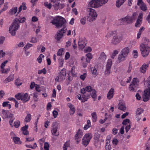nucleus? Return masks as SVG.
<instances>
[{
    "mask_svg": "<svg viewBox=\"0 0 150 150\" xmlns=\"http://www.w3.org/2000/svg\"><path fill=\"white\" fill-rule=\"evenodd\" d=\"M25 20L24 17L19 19L16 18L14 20L9 28V32L12 36L16 35V31L19 27L20 23L24 22Z\"/></svg>",
    "mask_w": 150,
    "mask_h": 150,
    "instance_id": "f257e3e1",
    "label": "nucleus"
},
{
    "mask_svg": "<svg viewBox=\"0 0 150 150\" xmlns=\"http://www.w3.org/2000/svg\"><path fill=\"white\" fill-rule=\"evenodd\" d=\"M66 21L62 17L58 16H57L52 20L51 23L56 26V27L59 28L63 27V28H66Z\"/></svg>",
    "mask_w": 150,
    "mask_h": 150,
    "instance_id": "f03ea898",
    "label": "nucleus"
},
{
    "mask_svg": "<svg viewBox=\"0 0 150 150\" xmlns=\"http://www.w3.org/2000/svg\"><path fill=\"white\" fill-rule=\"evenodd\" d=\"M107 36L108 37H113L111 41L112 43L116 45L119 43L122 40V35L120 33H116V32H111L108 34Z\"/></svg>",
    "mask_w": 150,
    "mask_h": 150,
    "instance_id": "7ed1b4c3",
    "label": "nucleus"
},
{
    "mask_svg": "<svg viewBox=\"0 0 150 150\" xmlns=\"http://www.w3.org/2000/svg\"><path fill=\"white\" fill-rule=\"evenodd\" d=\"M108 0H92L89 3L88 6L98 8L107 3Z\"/></svg>",
    "mask_w": 150,
    "mask_h": 150,
    "instance_id": "20e7f679",
    "label": "nucleus"
},
{
    "mask_svg": "<svg viewBox=\"0 0 150 150\" xmlns=\"http://www.w3.org/2000/svg\"><path fill=\"white\" fill-rule=\"evenodd\" d=\"M146 82L147 86L143 96V101L144 102L147 101L150 99V76L148 78Z\"/></svg>",
    "mask_w": 150,
    "mask_h": 150,
    "instance_id": "39448f33",
    "label": "nucleus"
},
{
    "mask_svg": "<svg viewBox=\"0 0 150 150\" xmlns=\"http://www.w3.org/2000/svg\"><path fill=\"white\" fill-rule=\"evenodd\" d=\"M140 49L142 56L146 57L149 54L150 51V47L148 44L142 43L141 44Z\"/></svg>",
    "mask_w": 150,
    "mask_h": 150,
    "instance_id": "423d86ee",
    "label": "nucleus"
},
{
    "mask_svg": "<svg viewBox=\"0 0 150 150\" xmlns=\"http://www.w3.org/2000/svg\"><path fill=\"white\" fill-rule=\"evenodd\" d=\"M86 92L91 95L92 97L94 99L96 98V91L94 89H93L90 86H86L85 88H83L81 90V93L82 94H86Z\"/></svg>",
    "mask_w": 150,
    "mask_h": 150,
    "instance_id": "0eeeda50",
    "label": "nucleus"
},
{
    "mask_svg": "<svg viewBox=\"0 0 150 150\" xmlns=\"http://www.w3.org/2000/svg\"><path fill=\"white\" fill-rule=\"evenodd\" d=\"M87 10L89 12L88 20L91 22L95 21L97 16V14L94 10L91 8H87Z\"/></svg>",
    "mask_w": 150,
    "mask_h": 150,
    "instance_id": "6e6552de",
    "label": "nucleus"
},
{
    "mask_svg": "<svg viewBox=\"0 0 150 150\" xmlns=\"http://www.w3.org/2000/svg\"><path fill=\"white\" fill-rule=\"evenodd\" d=\"M129 53V49L128 47H126L123 49L118 57L120 62L125 60Z\"/></svg>",
    "mask_w": 150,
    "mask_h": 150,
    "instance_id": "1a4fd4ad",
    "label": "nucleus"
},
{
    "mask_svg": "<svg viewBox=\"0 0 150 150\" xmlns=\"http://www.w3.org/2000/svg\"><path fill=\"white\" fill-rule=\"evenodd\" d=\"M67 30V28H63L57 32L54 36V38L57 42L60 41L62 39Z\"/></svg>",
    "mask_w": 150,
    "mask_h": 150,
    "instance_id": "9d476101",
    "label": "nucleus"
},
{
    "mask_svg": "<svg viewBox=\"0 0 150 150\" xmlns=\"http://www.w3.org/2000/svg\"><path fill=\"white\" fill-rule=\"evenodd\" d=\"M92 137V135L90 133L85 134L82 139L83 144L86 146L89 144L91 139Z\"/></svg>",
    "mask_w": 150,
    "mask_h": 150,
    "instance_id": "9b49d317",
    "label": "nucleus"
},
{
    "mask_svg": "<svg viewBox=\"0 0 150 150\" xmlns=\"http://www.w3.org/2000/svg\"><path fill=\"white\" fill-rule=\"evenodd\" d=\"M58 127L59 125L57 122H54L52 124L51 132L53 135L55 136H59V132L57 130Z\"/></svg>",
    "mask_w": 150,
    "mask_h": 150,
    "instance_id": "f8f14e48",
    "label": "nucleus"
},
{
    "mask_svg": "<svg viewBox=\"0 0 150 150\" xmlns=\"http://www.w3.org/2000/svg\"><path fill=\"white\" fill-rule=\"evenodd\" d=\"M137 5L139 6L140 8L144 11H145L147 10V6L142 1V0H138Z\"/></svg>",
    "mask_w": 150,
    "mask_h": 150,
    "instance_id": "ddd939ff",
    "label": "nucleus"
},
{
    "mask_svg": "<svg viewBox=\"0 0 150 150\" xmlns=\"http://www.w3.org/2000/svg\"><path fill=\"white\" fill-rule=\"evenodd\" d=\"M144 110L141 108H137L136 111V118L137 121H139L141 119V115L143 113Z\"/></svg>",
    "mask_w": 150,
    "mask_h": 150,
    "instance_id": "4468645a",
    "label": "nucleus"
},
{
    "mask_svg": "<svg viewBox=\"0 0 150 150\" xmlns=\"http://www.w3.org/2000/svg\"><path fill=\"white\" fill-rule=\"evenodd\" d=\"M83 135V132L79 129L78 131L76 132L75 136V139L77 143L80 141V138Z\"/></svg>",
    "mask_w": 150,
    "mask_h": 150,
    "instance_id": "2eb2a0df",
    "label": "nucleus"
},
{
    "mask_svg": "<svg viewBox=\"0 0 150 150\" xmlns=\"http://www.w3.org/2000/svg\"><path fill=\"white\" fill-rule=\"evenodd\" d=\"M122 19L124 21L126 22L128 24L132 23L134 21L133 18L131 16L128 15L126 17L123 18Z\"/></svg>",
    "mask_w": 150,
    "mask_h": 150,
    "instance_id": "dca6fc26",
    "label": "nucleus"
},
{
    "mask_svg": "<svg viewBox=\"0 0 150 150\" xmlns=\"http://www.w3.org/2000/svg\"><path fill=\"white\" fill-rule=\"evenodd\" d=\"M51 1V4L54 7V9L57 10L59 9L58 5L59 2L57 0H50Z\"/></svg>",
    "mask_w": 150,
    "mask_h": 150,
    "instance_id": "f3484780",
    "label": "nucleus"
},
{
    "mask_svg": "<svg viewBox=\"0 0 150 150\" xmlns=\"http://www.w3.org/2000/svg\"><path fill=\"white\" fill-rule=\"evenodd\" d=\"M22 96H21V100L26 102L28 101L30 99V97L28 96L27 93H26L25 94L22 93Z\"/></svg>",
    "mask_w": 150,
    "mask_h": 150,
    "instance_id": "a211bd4d",
    "label": "nucleus"
},
{
    "mask_svg": "<svg viewBox=\"0 0 150 150\" xmlns=\"http://www.w3.org/2000/svg\"><path fill=\"white\" fill-rule=\"evenodd\" d=\"M90 94L86 93V94H83V95H82V100L81 102L83 103L87 101L89 98L90 97Z\"/></svg>",
    "mask_w": 150,
    "mask_h": 150,
    "instance_id": "6ab92c4d",
    "label": "nucleus"
},
{
    "mask_svg": "<svg viewBox=\"0 0 150 150\" xmlns=\"http://www.w3.org/2000/svg\"><path fill=\"white\" fill-rule=\"evenodd\" d=\"M138 87V84L134 85L133 84H130L129 86V90L132 91H136L137 88Z\"/></svg>",
    "mask_w": 150,
    "mask_h": 150,
    "instance_id": "aec40b11",
    "label": "nucleus"
},
{
    "mask_svg": "<svg viewBox=\"0 0 150 150\" xmlns=\"http://www.w3.org/2000/svg\"><path fill=\"white\" fill-rule=\"evenodd\" d=\"M114 92V89L113 88H111L110 90L107 94V97L108 99H110L113 97Z\"/></svg>",
    "mask_w": 150,
    "mask_h": 150,
    "instance_id": "412c9836",
    "label": "nucleus"
},
{
    "mask_svg": "<svg viewBox=\"0 0 150 150\" xmlns=\"http://www.w3.org/2000/svg\"><path fill=\"white\" fill-rule=\"evenodd\" d=\"M86 45V43L83 40H79L78 42V45L79 49H83Z\"/></svg>",
    "mask_w": 150,
    "mask_h": 150,
    "instance_id": "4be33fe9",
    "label": "nucleus"
},
{
    "mask_svg": "<svg viewBox=\"0 0 150 150\" xmlns=\"http://www.w3.org/2000/svg\"><path fill=\"white\" fill-rule=\"evenodd\" d=\"M68 106L70 108V114L71 115H73L75 112V109L74 106L71 103H69Z\"/></svg>",
    "mask_w": 150,
    "mask_h": 150,
    "instance_id": "5701e85b",
    "label": "nucleus"
},
{
    "mask_svg": "<svg viewBox=\"0 0 150 150\" xmlns=\"http://www.w3.org/2000/svg\"><path fill=\"white\" fill-rule=\"evenodd\" d=\"M107 58V56L103 52H102L100 54L99 59L101 61H104Z\"/></svg>",
    "mask_w": 150,
    "mask_h": 150,
    "instance_id": "b1692460",
    "label": "nucleus"
},
{
    "mask_svg": "<svg viewBox=\"0 0 150 150\" xmlns=\"http://www.w3.org/2000/svg\"><path fill=\"white\" fill-rule=\"evenodd\" d=\"M14 78V76L13 74H11L4 81V82L6 83L11 81H12Z\"/></svg>",
    "mask_w": 150,
    "mask_h": 150,
    "instance_id": "393cba45",
    "label": "nucleus"
},
{
    "mask_svg": "<svg viewBox=\"0 0 150 150\" xmlns=\"http://www.w3.org/2000/svg\"><path fill=\"white\" fill-rule=\"evenodd\" d=\"M148 64H144L142 66L140 67V71L142 73H144L146 70V69L148 67Z\"/></svg>",
    "mask_w": 150,
    "mask_h": 150,
    "instance_id": "a878e982",
    "label": "nucleus"
},
{
    "mask_svg": "<svg viewBox=\"0 0 150 150\" xmlns=\"http://www.w3.org/2000/svg\"><path fill=\"white\" fill-rule=\"evenodd\" d=\"M93 56L90 53H89L86 54V61L87 63H89L91 59H92Z\"/></svg>",
    "mask_w": 150,
    "mask_h": 150,
    "instance_id": "bb28decb",
    "label": "nucleus"
},
{
    "mask_svg": "<svg viewBox=\"0 0 150 150\" xmlns=\"http://www.w3.org/2000/svg\"><path fill=\"white\" fill-rule=\"evenodd\" d=\"M126 0H117L116 6L118 7H120L124 3Z\"/></svg>",
    "mask_w": 150,
    "mask_h": 150,
    "instance_id": "cd10ccee",
    "label": "nucleus"
},
{
    "mask_svg": "<svg viewBox=\"0 0 150 150\" xmlns=\"http://www.w3.org/2000/svg\"><path fill=\"white\" fill-rule=\"evenodd\" d=\"M118 108L120 110L125 111L126 109V107L125 105L122 103H119L118 105Z\"/></svg>",
    "mask_w": 150,
    "mask_h": 150,
    "instance_id": "c85d7f7f",
    "label": "nucleus"
},
{
    "mask_svg": "<svg viewBox=\"0 0 150 150\" xmlns=\"http://www.w3.org/2000/svg\"><path fill=\"white\" fill-rule=\"evenodd\" d=\"M13 140L16 144H21V142L19 138L17 137H13Z\"/></svg>",
    "mask_w": 150,
    "mask_h": 150,
    "instance_id": "c756f323",
    "label": "nucleus"
},
{
    "mask_svg": "<svg viewBox=\"0 0 150 150\" xmlns=\"http://www.w3.org/2000/svg\"><path fill=\"white\" fill-rule=\"evenodd\" d=\"M2 114L3 116L5 118H7V116H8V115L9 112V111L2 110Z\"/></svg>",
    "mask_w": 150,
    "mask_h": 150,
    "instance_id": "7c9ffc66",
    "label": "nucleus"
},
{
    "mask_svg": "<svg viewBox=\"0 0 150 150\" xmlns=\"http://www.w3.org/2000/svg\"><path fill=\"white\" fill-rule=\"evenodd\" d=\"M31 115L29 113L27 114V115L25 118V121L26 122H30L31 120Z\"/></svg>",
    "mask_w": 150,
    "mask_h": 150,
    "instance_id": "2f4dec72",
    "label": "nucleus"
},
{
    "mask_svg": "<svg viewBox=\"0 0 150 150\" xmlns=\"http://www.w3.org/2000/svg\"><path fill=\"white\" fill-rule=\"evenodd\" d=\"M112 65V61L111 59H109L108 60L106 65V68L107 69H111V66Z\"/></svg>",
    "mask_w": 150,
    "mask_h": 150,
    "instance_id": "473e14b6",
    "label": "nucleus"
},
{
    "mask_svg": "<svg viewBox=\"0 0 150 150\" xmlns=\"http://www.w3.org/2000/svg\"><path fill=\"white\" fill-rule=\"evenodd\" d=\"M92 74L94 76V77H96L97 74V70L95 67H92L91 69Z\"/></svg>",
    "mask_w": 150,
    "mask_h": 150,
    "instance_id": "72a5a7b5",
    "label": "nucleus"
},
{
    "mask_svg": "<svg viewBox=\"0 0 150 150\" xmlns=\"http://www.w3.org/2000/svg\"><path fill=\"white\" fill-rule=\"evenodd\" d=\"M91 125V121L89 120H88L87 121V124L86 125L83 127L84 129L85 130L87 129Z\"/></svg>",
    "mask_w": 150,
    "mask_h": 150,
    "instance_id": "f704fd0d",
    "label": "nucleus"
},
{
    "mask_svg": "<svg viewBox=\"0 0 150 150\" xmlns=\"http://www.w3.org/2000/svg\"><path fill=\"white\" fill-rule=\"evenodd\" d=\"M91 115L92 116V117L93 118V121L95 122L96 121V120L97 118L96 112H94L93 113H92Z\"/></svg>",
    "mask_w": 150,
    "mask_h": 150,
    "instance_id": "c9c22d12",
    "label": "nucleus"
},
{
    "mask_svg": "<svg viewBox=\"0 0 150 150\" xmlns=\"http://www.w3.org/2000/svg\"><path fill=\"white\" fill-rule=\"evenodd\" d=\"M142 20L137 19L135 24V26L136 27H139L141 25L142 23Z\"/></svg>",
    "mask_w": 150,
    "mask_h": 150,
    "instance_id": "e433bc0d",
    "label": "nucleus"
},
{
    "mask_svg": "<svg viewBox=\"0 0 150 150\" xmlns=\"http://www.w3.org/2000/svg\"><path fill=\"white\" fill-rule=\"evenodd\" d=\"M118 52L117 50H115L113 51V52L111 56V58L112 59H114L115 57L116 56V55L118 54Z\"/></svg>",
    "mask_w": 150,
    "mask_h": 150,
    "instance_id": "4c0bfd02",
    "label": "nucleus"
},
{
    "mask_svg": "<svg viewBox=\"0 0 150 150\" xmlns=\"http://www.w3.org/2000/svg\"><path fill=\"white\" fill-rule=\"evenodd\" d=\"M44 55L42 54H40L39 56L38 57V58L37 59V61H38V62L40 63L42 60V59L44 57Z\"/></svg>",
    "mask_w": 150,
    "mask_h": 150,
    "instance_id": "58836bf2",
    "label": "nucleus"
},
{
    "mask_svg": "<svg viewBox=\"0 0 150 150\" xmlns=\"http://www.w3.org/2000/svg\"><path fill=\"white\" fill-rule=\"evenodd\" d=\"M20 122L19 121L16 120L15 121L14 123V126L16 128H18L20 125Z\"/></svg>",
    "mask_w": 150,
    "mask_h": 150,
    "instance_id": "ea45409f",
    "label": "nucleus"
},
{
    "mask_svg": "<svg viewBox=\"0 0 150 150\" xmlns=\"http://www.w3.org/2000/svg\"><path fill=\"white\" fill-rule=\"evenodd\" d=\"M17 11V8L15 7L13 8H12L10 10V12L11 14H15Z\"/></svg>",
    "mask_w": 150,
    "mask_h": 150,
    "instance_id": "a19ab883",
    "label": "nucleus"
},
{
    "mask_svg": "<svg viewBox=\"0 0 150 150\" xmlns=\"http://www.w3.org/2000/svg\"><path fill=\"white\" fill-rule=\"evenodd\" d=\"M21 96H22V93H18L15 96V97L18 100H21Z\"/></svg>",
    "mask_w": 150,
    "mask_h": 150,
    "instance_id": "79ce46f5",
    "label": "nucleus"
},
{
    "mask_svg": "<svg viewBox=\"0 0 150 150\" xmlns=\"http://www.w3.org/2000/svg\"><path fill=\"white\" fill-rule=\"evenodd\" d=\"M44 5L45 6L49 9H50L51 8L52 5L51 1H50V3L48 4L47 2H45L44 3Z\"/></svg>",
    "mask_w": 150,
    "mask_h": 150,
    "instance_id": "37998d69",
    "label": "nucleus"
},
{
    "mask_svg": "<svg viewBox=\"0 0 150 150\" xmlns=\"http://www.w3.org/2000/svg\"><path fill=\"white\" fill-rule=\"evenodd\" d=\"M47 71L45 68H43L42 70H39L38 71V74H40L43 73L44 74H45L46 73Z\"/></svg>",
    "mask_w": 150,
    "mask_h": 150,
    "instance_id": "c03bdc74",
    "label": "nucleus"
},
{
    "mask_svg": "<svg viewBox=\"0 0 150 150\" xmlns=\"http://www.w3.org/2000/svg\"><path fill=\"white\" fill-rule=\"evenodd\" d=\"M139 81L136 78H134L132 80V82L130 84H133L134 85L138 84Z\"/></svg>",
    "mask_w": 150,
    "mask_h": 150,
    "instance_id": "a18cd8bd",
    "label": "nucleus"
},
{
    "mask_svg": "<svg viewBox=\"0 0 150 150\" xmlns=\"http://www.w3.org/2000/svg\"><path fill=\"white\" fill-rule=\"evenodd\" d=\"M69 145H70L69 143L67 142L65 143L63 147V150H67L68 147L69 146Z\"/></svg>",
    "mask_w": 150,
    "mask_h": 150,
    "instance_id": "49530a36",
    "label": "nucleus"
},
{
    "mask_svg": "<svg viewBox=\"0 0 150 150\" xmlns=\"http://www.w3.org/2000/svg\"><path fill=\"white\" fill-rule=\"evenodd\" d=\"M100 137V135L98 134H96L94 135V139L96 140L97 142H98L99 140Z\"/></svg>",
    "mask_w": 150,
    "mask_h": 150,
    "instance_id": "de8ad7c7",
    "label": "nucleus"
},
{
    "mask_svg": "<svg viewBox=\"0 0 150 150\" xmlns=\"http://www.w3.org/2000/svg\"><path fill=\"white\" fill-rule=\"evenodd\" d=\"M105 147L106 150H110L111 149V146L110 144L108 143V142L106 143V145Z\"/></svg>",
    "mask_w": 150,
    "mask_h": 150,
    "instance_id": "09e8293b",
    "label": "nucleus"
},
{
    "mask_svg": "<svg viewBox=\"0 0 150 150\" xmlns=\"http://www.w3.org/2000/svg\"><path fill=\"white\" fill-rule=\"evenodd\" d=\"M20 80L17 79L15 80V84L17 86H20L22 84L21 83H19Z\"/></svg>",
    "mask_w": 150,
    "mask_h": 150,
    "instance_id": "8fccbe9b",
    "label": "nucleus"
},
{
    "mask_svg": "<svg viewBox=\"0 0 150 150\" xmlns=\"http://www.w3.org/2000/svg\"><path fill=\"white\" fill-rule=\"evenodd\" d=\"M59 74L66 76V69H63L61 70V71H60Z\"/></svg>",
    "mask_w": 150,
    "mask_h": 150,
    "instance_id": "3c124183",
    "label": "nucleus"
},
{
    "mask_svg": "<svg viewBox=\"0 0 150 150\" xmlns=\"http://www.w3.org/2000/svg\"><path fill=\"white\" fill-rule=\"evenodd\" d=\"M49 144L47 142H45L44 144V148L45 150H49Z\"/></svg>",
    "mask_w": 150,
    "mask_h": 150,
    "instance_id": "603ef678",
    "label": "nucleus"
},
{
    "mask_svg": "<svg viewBox=\"0 0 150 150\" xmlns=\"http://www.w3.org/2000/svg\"><path fill=\"white\" fill-rule=\"evenodd\" d=\"M59 67H62L64 62V59H59Z\"/></svg>",
    "mask_w": 150,
    "mask_h": 150,
    "instance_id": "864d4df0",
    "label": "nucleus"
},
{
    "mask_svg": "<svg viewBox=\"0 0 150 150\" xmlns=\"http://www.w3.org/2000/svg\"><path fill=\"white\" fill-rule=\"evenodd\" d=\"M134 57L136 58L138 57V54L137 50H134L133 52Z\"/></svg>",
    "mask_w": 150,
    "mask_h": 150,
    "instance_id": "5fc2aeb1",
    "label": "nucleus"
},
{
    "mask_svg": "<svg viewBox=\"0 0 150 150\" xmlns=\"http://www.w3.org/2000/svg\"><path fill=\"white\" fill-rule=\"evenodd\" d=\"M86 18L84 17L80 20V22L82 25H84L86 23Z\"/></svg>",
    "mask_w": 150,
    "mask_h": 150,
    "instance_id": "6e6d98bb",
    "label": "nucleus"
},
{
    "mask_svg": "<svg viewBox=\"0 0 150 150\" xmlns=\"http://www.w3.org/2000/svg\"><path fill=\"white\" fill-rule=\"evenodd\" d=\"M86 77V73H84L83 74L80 76V78L82 80L84 81Z\"/></svg>",
    "mask_w": 150,
    "mask_h": 150,
    "instance_id": "4d7b16f0",
    "label": "nucleus"
},
{
    "mask_svg": "<svg viewBox=\"0 0 150 150\" xmlns=\"http://www.w3.org/2000/svg\"><path fill=\"white\" fill-rule=\"evenodd\" d=\"M15 117H12L10 118L9 120V124L11 127H13V125L12 124L13 120H15Z\"/></svg>",
    "mask_w": 150,
    "mask_h": 150,
    "instance_id": "13d9d810",
    "label": "nucleus"
},
{
    "mask_svg": "<svg viewBox=\"0 0 150 150\" xmlns=\"http://www.w3.org/2000/svg\"><path fill=\"white\" fill-rule=\"evenodd\" d=\"M59 79L60 81H62L64 80L65 79V76L59 74Z\"/></svg>",
    "mask_w": 150,
    "mask_h": 150,
    "instance_id": "bf43d9fd",
    "label": "nucleus"
},
{
    "mask_svg": "<svg viewBox=\"0 0 150 150\" xmlns=\"http://www.w3.org/2000/svg\"><path fill=\"white\" fill-rule=\"evenodd\" d=\"M32 44H27L24 47V49L26 50L28 49L29 48L32 46Z\"/></svg>",
    "mask_w": 150,
    "mask_h": 150,
    "instance_id": "052dcab7",
    "label": "nucleus"
},
{
    "mask_svg": "<svg viewBox=\"0 0 150 150\" xmlns=\"http://www.w3.org/2000/svg\"><path fill=\"white\" fill-rule=\"evenodd\" d=\"M110 73V69H107L106 68V69L105 71V74L106 75H109Z\"/></svg>",
    "mask_w": 150,
    "mask_h": 150,
    "instance_id": "680f3d73",
    "label": "nucleus"
},
{
    "mask_svg": "<svg viewBox=\"0 0 150 150\" xmlns=\"http://www.w3.org/2000/svg\"><path fill=\"white\" fill-rule=\"evenodd\" d=\"M63 51V49H59L58 51L57 52V55L58 56H61L62 55V53Z\"/></svg>",
    "mask_w": 150,
    "mask_h": 150,
    "instance_id": "e2e57ef3",
    "label": "nucleus"
},
{
    "mask_svg": "<svg viewBox=\"0 0 150 150\" xmlns=\"http://www.w3.org/2000/svg\"><path fill=\"white\" fill-rule=\"evenodd\" d=\"M129 119H126L124 120L122 122V124L126 125L127 123H129Z\"/></svg>",
    "mask_w": 150,
    "mask_h": 150,
    "instance_id": "0e129e2a",
    "label": "nucleus"
},
{
    "mask_svg": "<svg viewBox=\"0 0 150 150\" xmlns=\"http://www.w3.org/2000/svg\"><path fill=\"white\" fill-rule=\"evenodd\" d=\"M8 62V61L7 60H6L3 62L1 65V69H3L4 68L5 66L6 65V64Z\"/></svg>",
    "mask_w": 150,
    "mask_h": 150,
    "instance_id": "69168bd1",
    "label": "nucleus"
},
{
    "mask_svg": "<svg viewBox=\"0 0 150 150\" xmlns=\"http://www.w3.org/2000/svg\"><path fill=\"white\" fill-rule=\"evenodd\" d=\"M28 125H25V126L22 127L21 130L23 131H25L28 128Z\"/></svg>",
    "mask_w": 150,
    "mask_h": 150,
    "instance_id": "338daca9",
    "label": "nucleus"
},
{
    "mask_svg": "<svg viewBox=\"0 0 150 150\" xmlns=\"http://www.w3.org/2000/svg\"><path fill=\"white\" fill-rule=\"evenodd\" d=\"M52 113L54 117V118H56L58 114V112L57 111L54 110L53 111Z\"/></svg>",
    "mask_w": 150,
    "mask_h": 150,
    "instance_id": "774afa93",
    "label": "nucleus"
}]
</instances>
